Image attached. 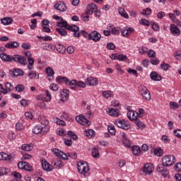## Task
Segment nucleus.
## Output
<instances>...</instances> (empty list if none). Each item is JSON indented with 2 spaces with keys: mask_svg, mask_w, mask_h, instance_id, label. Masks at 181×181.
I'll return each mask as SVG.
<instances>
[{
  "mask_svg": "<svg viewBox=\"0 0 181 181\" xmlns=\"http://www.w3.org/2000/svg\"><path fill=\"white\" fill-rule=\"evenodd\" d=\"M52 153L55 155V156H57L59 159H64V160H67L69 158H72V159H76L77 158V153H67L57 149V148H54L52 151Z\"/></svg>",
  "mask_w": 181,
  "mask_h": 181,
  "instance_id": "nucleus-1",
  "label": "nucleus"
},
{
  "mask_svg": "<svg viewBox=\"0 0 181 181\" xmlns=\"http://www.w3.org/2000/svg\"><path fill=\"white\" fill-rule=\"evenodd\" d=\"M78 171L81 175H83L85 177L90 175V168H88V163L86 161H81L77 164Z\"/></svg>",
  "mask_w": 181,
  "mask_h": 181,
  "instance_id": "nucleus-2",
  "label": "nucleus"
},
{
  "mask_svg": "<svg viewBox=\"0 0 181 181\" xmlns=\"http://www.w3.org/2000/svg\"><path fill=\"white\" fill-rule=\"evenodd\" d=\"M175 162H176V158L173 155L165 156L162 159V165L165 168H169V166H172V165H173Z\"/></svg>",
  "mask_w": 181,
  "mask_h": 181,
  "instance_id": "nucleus-3",
  "label": "nucleus"
},
{
  "mask_svg": "<svg viewBox=\"0 0 181 181\" xmlns=\"http://www.w3.org/2000/svg\"><path fill=\"white\" fill-rule=\"evenodd\" d=\"M13 61L21 66H26L28 64V60L26 57L20 54H14L13 56Z\"/></svg>",
  "mask_w": 181,
  "mask_h": 181,
  "instance_id": "nucleus-4",
  "label": "nucleus"
},
{
  "mask_svg": "<svg viewBox=\"0 0 181 181\" xmlns=\"http://www.w3.org/2000/svg\"><path fill=\"white\" fill-rule=\"evenodd\" d=\"M139 93L146 101H151V92L144 86L139 88Z\"/></svg>",
  "mask_w": 181,
  "mask_h": 181,
  "instance_id": "nucleus-5",
  "label": "nucleus"
},
{
  "mask_svg": "<svg viewBox=\"0 0 181 181\" xmlns=\"http://www.w3.org/2000/svg\"><path fill=\"white\" fill-rule=\"evenodd\" d=\"M33 134H35V135H37L40 134V132H43L44 134H47L49 132V127H42L40 124L35 126V127L33 129Z\"/></svg>",
  "mask_w": 181,
  "mask_h": 181,
  "instance_id": "nucleus-6",
  "label": "nucleus"
},
{
  "mask_svg": "<svg viewBox=\"0 0 181 181\" xmlns=\"http://www.w3.org/2000/svg\"><path fill=\"white\" fill-rule=\"evenodd\" d=\"M115 124L118 128H121L122 129H129L130 128L129 122L125 119H118L115 121Z\"/></svg>",
  "mask_w": 181,
  "mask_h": 181,
  "instance_id": "nucleus-7",
  "label": "nucleus"
},
{
  "mask_svg": "<svg viewBox=\"0 0 181 181\" xmlns=\"http://www.w3.org/2000/svg\"><path fill=\"white\" fill-rule=\"evenodd\" d=\"M76 121L78 122V124H81V125H90L91 123L87 118H86V116L84 115H80L79 116L76 117Z\"/></svg>",
  "mask_w": 181,
  "mask_h": 181,
  "instance_id": "nucleus-8",
  "label": "nucleus"
},
{
  "mask_svg": "<svg viewBox=\"0 0 181 181\" xmlns=\"http://www.w3.org/2000/svg\"><path fill=\"white\" fill-rule=\"evenodd\" d=\"M67 30H70V32H74V36L75 37H80V33H78V30H80V28L78 26L74 25H68L66 27Z\"/></svg>",
  "mask_w": 181,
  "mask_h": 181,
  "instance_id": "nucleus-9",
  "label": "nucleus"
},
{
  "mask_svg": "<svg viewBox=\"0 0 181 181\" xmlns=\"http://www.w3.org/2000/svg\"><path fill=\"white\" fill-rule=\"evenodd\" d=\"M157 172H158V173H161V175L163 177H166V176H168L169 175V171L168 170V169L166 168H165V166L162 164H159L157 167Z\"/></svg>",
  "mask_w": 181,
  "mask_h": 181,
  "instance_id": "nucleus-10",
  "label": "nucleus"
},
{
  "mask_svg": "<svg viewBox=\"0 0 181 181\" xmlns=\"http://www.w3.org/2000/svg\"><path fill=\"white\" fill-rule=\"evenodd\" d=\"M153 170H155V167H153V164L146 163L144 165L143 172L146 173V175H151V173H152Z\"/></svg>",
  "mask_w": 181,
  "mask_h": 181,
  "instance_id": "nucleus-11",
  "label": "nucleus"
},
{
  "mask_svg": "<svg viewBox=\"0 0 181 181\" xmlns=\"http://www.w3.org/2000/svg\"><path fill=\"white\" fill-rule=\"evenodd\" d=\"M89 40H93V42H100V40H101V34L97 31L91 32Z\"/></svg>",
  "mask_w": 181,
  "mask_h": 181,
  "instance_id": "nucleus-12",
  "label": "nucleus"
},
{
  "mask_svg": "<svg viewBox=\"0 0 181 181\" xmlns=\"http://www.w3.org/2000/svg\"><path fill=\"white\" fill-rule=\"evenodd\" d=\"M0 59L6 63H11V62H13V56L9 55L6 53H1Z\"/></svg>",
  "mask_w": 181,
  "mask_h": 181,
  "instance_id": "nucleus-13",
  "label": "nucleus"
},
{
  "mask_svg": "<svg viewBox=\"0 0 181 181\" xmlns=\"http://www.w3.org/2000/svg\"><path fill=\"white\" fill-rule=\"evenodd\" d=\"M85 83L87 86H97L98 84V80L97 78L89 76L86 79Z\"/></svg>",
  "mask_w": 181,
  "mask_h": 181,
  "instance_id": "nucleus-14",
  "label": "nucleus"
},
{
  "mask_svg": "<svg viewBox=\"0 0 181 181\" xmlns=\"http://www.w3.org/2000/svg\"><path fill=\"white\" fill-rule=\"evenodd\" d=\"M139 115V114L134 110H130L127 112V118H129L130 121H137Z\"/></svg>",
  "mask_w": 181,
  "mask_h": 181,
  "instance_id": "nucleus-15",
  "label": "nucleus"
},
{
  "mask_svg": "<svg viewBox=\"0 0 181 181\" xmlns=\"http://www.w3.org/2000/svg\"><path fill=\"white\" fill-rule=\"evenodd\" d=\"M122 35L124 37H129V36H131L134 32H135V30L132 28H128L124 30H122Z\"/></svg>",
  "mask_w": 181,
  "mask_h": 181,
  "instance_id": "nucleus-16",
  "label": "nucleus"
},
{
  "mask_svg": "<svg viewBox=\"0 0 181 181\" xmlns=\"http://www.w3.org/2000/svg\"><path fill=\"white\" fill-rule=\"evenodd\" d=\"M54 8L57 9V11H59L60 12H66L67 11V7L66 6V4L63 2H58L54 5Z\"/></svg>",
  "mask_w": 181,
  "mask_h": 181,
  "instance_id": "nucleus-17",
  "label": "nucleus"
},
{
  "mask_svg": "<svg viewBox=\"0 0 181 181\" xmlns=\"http://www.w3.org/2000/svg\"><path fill=\"white\" fill-rule=\"evenodd\" d=\"M170 30L174 36H179V35H180V29H179V28L175 24L170 25Z\"/></svg>",
  "mask_w": 181,
  "mask_h": 181,
  "instance_id": "nucleus-18",
  "label": "nucleus"
},
{
  "mask_svg": "<svg viewBox=\"0 0 181 181\" xmlns=\"http://www.w3.org/2000/svg\"><path fill=\"white\" fill-rule=\"evenodd\" d=\"M97 9V6L95 4H90L87 6L86 13L93 15Z\"/></svg>",
  "mask_w": 181,
  "mask_h": 181,
  "instance_id": "nucleus-19",
  "label": "nucleus"
},
{
  "mask_svg": "<svg viewBox=\"0 0 181 181\" xmlns=\"http://www.w3.org/2000/svg\"><path fill=\"white\" fill-rule=\"evenodd\" d=\"M150 77L153 81H160V80H162V76L155 71H152L150 74Z\"/></svg>",
  "mask_w": 181,
  "mask_h": 181,
  "instance_id": "nucleus-20",
  "label": "nucleus"
},
{
  "mask_svg": "<svg viewBox=\"0 0 181 181\" xmlns=\"http://www.w3.org/2000/svg\"><path fill=\"white\" fill-rule=\"evenodd\" d=\"M66 86H69V88H71V90H76V88H77V81L74 79L69 81L68 79L66 82Z\"/></svg>",
  "mask_w": 181,
  "mask_h": 181,
  "instance_id": "nucleus-21",
  "label": "nucleus"
},
{
  "mask_svg": "<svg viewBox=\"0 0 181 181\" xmlns=\"http://www.w3.org/2000/svg\"><path fill=\"white\" fill-rule=\"evenodd\" d=\"M122 141L124 145H125V146H127V148H129V146H131V141H129L125 133L122 134Z\"/></svg>",
  "mask_w": 181,
  "mask_h": 181,
  "instance_id": "nucleus-22",
  "label": "nucleus"
},
{
  "mask_svg": "<svg viewBox=\"0 0 181 181\" xmlns=\"http://www.w3.org/2000/svg\"><path fill=\"white\" fill-rule=\"evenodd\" d=\"M52 165L54 166L55 169H60V168H63L64 163L60 159H57L52 161Z\"/></svg>",
  "mask_w": 181,
  "mask_h": 181,
  "instance_id": "nucleus-23",
  "label": "nucleus"
},
{
  "mask_svg": "<svg viewBox=\"0 0 181 181\" xmlns=\"http://www.w3.org/2000/svg\"><path fill=\"white\" fill-rule=\"evenodd\" d=\"M5 47H6V49H16L17 47H19V42H8L5 45Z\"/></svg>",
  "mask_w": 181,
  "mask_h": 181,
  "instance_id": "nucleus-24",
  "label": "nucleus"
},
{
  "mask_svg": "<svg viewBox=\"0 0 181 181\" xmlns=\"http://www.w3.org/2000/svg\"><path fill=\"white\" fill-rule=\"evenodd\" d=\"M107 113L111 117H119V110H118L117 109L110 108L107 111Z\"/></svg>",
  "mask_w": 181,
  "mask_h": 181,
  "instance_id": "nucleus-25",
  "label": "nucleus"
},
{
  "mask_svg": "<svg viewBox=\"0 0 181 181\" xmlns=\"http://www.w3.org/2000/svg\"><path fill=\"white\" fill-rule=\"evenodd\" d=\"M42 169H44V170H47V172H52V170H53V166L49 164L47 161L42 163Z\"/></svg>",
  "mask_w": 181,
  "mask_h": 181,
  "instance_id": "nucleus-26",
  "label": "nucleus"
},
{
  "mask_svg": "<svg viewBox=\"0 0 181 181\" xmlns=\"http://www.w3.org/2000/svg\"><path fill=\"white\" fill-rule=\"evenodd\" d=\"M1 22L4 25H11L13 22V19L11 17H6L1 20Z\"/></svg>",
  "mask_w": 181,
  "mask_h": 181,
  "instance_id": "nucleus-27",
  "label": "nucleus"
},
{
  "mask_svg": "<svg viewBox=\"0 0 181 181\" xmlns=\"http://www.w3.org/2000/svg\"><path fill=\"white\" fill-rule=\"evenodd\" d=\"M38 121L40 123L42 124V125H45V127H47V125H49V120H47V119H46V116H45V115H41L38 118Z\"/></svg>",
  "mask_w": 181,
  "mask_h": 181,
  "instance_id": "nucleus-28",
  "label": "nucleus"
},
{
  "mask_svg": "<svg viewBox=\"0 0 181 181\" xmlns=\"http://www.w3.org/2000/svg\"><path fill=\"white\" fill-rule=\"evenodd\" d=\"M83 134L85 136H87V138H93V136L95 135V132L93 129H86L84 131Z\"/></svg>",
  "mask_w": 181,
  "mask_h": 181,
  "instance_id": "nucleus-29",
  "label": "nucleus"
},
{
  "mask_svg": "<svg viewBox=\"0 0 181 181\" xmlns=\"http://www.w3.org/2000/svg\"><path fill=\"white\" fill-rule=\"evenodd\" d=\"M43 45H44V49L45 50H47L48 52H53V50L56 49V46L52 44L43 43Z\"/></svg>",
  "mask_w": 181,
  "mask_h": 181,
  "instance_id": "nucleus-30",
  "label": "nucleus"
},
{
  "mask_svg": "<svg viewBox=\"0 0 181 181\" xmlns=\"http://www.w3.org/2000/svg\"><path fill=\"white\" fill-rule=\"evenodd\" d=\"M12 156L6 153H0V160H11Z\"/></svg>",
  "mask_w": 181,
  "mask_h": 181,
  "instance_id": "nucleus-31",
  "label": "nucleus"
},
{
  "mask_svg": "<svg viewBox=\"0 0 181 181\" xmlns=\"http://www.w3.org/2000/svg\"><path fill=\"white\" fill-rule=\"evenodd\" d=\"M132 153L135 156H139L141 155V148L138 146H134L132 147Z\"/></svg>",
  "mask_w": 181,
  "mask_h": 181,
  "instance_id": "nucleus-32",
  "label": "nucleus"
},
{
  "mask_svg": "<svg viewBox=\"0 0 181 181\" xmlns=\"http://www.w3.org/2000/svg\"><path fill=\"white\" fill-rule=\"evenodd\" d=\"M69 81V78L66 76H57L56 78L57 83H65V84H67V81Z\"/></svg>",
  "mask_w": 181,
  "mask_h": 181,
  "instance_id": "nucleus-33",
  "label": "nucleus"
},
{
  "mask_svg": "<svg viewBox=\"0 0 181 181\" xmlns=\"http://www.w3.org/2000/svg\"><path fill=\"white\" fill-rule=\"evenodd\" d=\"M55 49L59 53H61L62 54H64V52H66V47H64V46L61 44H57L55 46Z\"/></svg>",
  "mask_w": 181,
  "mask_h": 181,
  "instance_id": "nucleus-34",
  "label": "nucleus"
},
{
  "mask_svg": "<svg viewBox=\"0 0 181 181\" xmlns=\"http://www.w3.org/2000/svg\"><path fill=\"white\" fill-rule=\"evenodd\" d=\"M110 31L112 35H118L121 32V28L118 27L110 26Z\"/></svg>",
  "mask_w": 181,
  "mask_h": 181,
  "instance_id": "nucleus-35",
  "label": "nucleus"
},
{
  "mask_svg": "<svg viewBox=\"0 0 181 181\" xmlns=\"http://www.w3.org/2000/svg\"><path fill=\"white\" fill-rule=\"evenodd\" d=\"M22 149H23V151H25L26 152H30V151H32V149H33V144H23Z\"/></svg>",
  "mask_w": 181,
  "mask_h": 181,
  "instance_id": "nucleus-36",
  "label": "nucleus"
},
{
  "mask_svg": "<svg viewBox=\"0 0 181 181\" xmlns=\"http://www.w3.org/2000/svg\"><path fill=\"white\" fill-rule=\"evenodd\" d=\"M45 73L48 77H53V76H54V70H53V68L50 66L46 68Z\"/></svg>",
  "mask_w": 181,
  "mask_h": 181,
  "instance_id": "nucleus-37",
  "label": "nucleus"
},
{
  "mask_svg": "<svg viewBox=\"0 0 181 181\" xmlns=\"http://www.w3.org/2000/svg\"><path fill=\"white\" fill-rule=\"evenodd\" d=\"M28 70H33V69H34L33 65L35 64V59L32 57H29V58H28Z\"/></svg>",
  "mask_w": 181,
  "mask_h": 181,
  "instance_id": "nucleus-38",
  "label": "nucleus"
},
{
  "mask_svg": "<svg viewBox=\"0 0 181 181\" xmlns=\"http://www.w3.org/2000/svg\"><path fill=\"white\" fill-rule=\"evenodd\" d=\"M118 12L125 19H128V18H129V16H128L127 11H125V9H124V8H119Z\"/></svg>",
  "mask_w": 181,
  "mask_h": 181,
  "instance_id": "nucleus-39",
  "label": "nucleus"
},
{
  "mask_svg": "<svg viewBox=\"0 0 181 181\" xmlns=\"http://www.w3.org/2000/svg\"><path fill=\"white\" fill-rule=\"evenodd\" d=\"M28 78H39V74L36 73L35 71H30L28 72Z\"/></svg>",
  "mask_w": 181,
  "mask_h": 181,
  "instance_id": "nucleus-40",
  "label": "nucleus"
},
{
  "mask_svg": "<svg viewBox=\"0 0 181 181\" xmlns=\"http://www.w3.org/2000/svg\"><path fill=\"white\" fill-rule=\"evenodd\" d=\"M57 25L59 26V28H65L66 29H67V26H69V24L67 23V21L63 20L62 18V21L58 23Z\"/></svg>",
  "mask_w": 181,
  "mask_h": 181,
  "instance_id": "nucleus-41",
  "label": "nucleus"
},
{
  "mask_svg": "<svg viewBox=\"0 0 181 181\" xmlns=\"http://www.w3.org/2000/svg\"><path fill=\"white\" fill-rule=\"evenodd\" d=\"M92 156H93V158H100V151H98V148H93L92 149Z\"/></svg>",
  "mask_w": 181,
  "mask_h": 181,
  "instance_id": "nucleus-42",
  "label": "nucleus"
},
{
  "mask_svg": "<svg viewBox=\"0 0 181 181\" xmlns=\"http://www.w3.org/2000/svg\"><path fill=\"white\" fill-rule=\"evenodd\" d=\"M13 73L14 76H16V77H18V76L23 75V71H22V69H14Z\"/></svg>",
  "mask_w": 181,
  "mask_h": 181,
  "instance_id": "nucleus-43",
  "label": "nucleus"
},
{
  "mask_svg": "<svg viewBox=\"0 0 181 181\" xmlns=\"http://www.w3.org/2000/svg\"><path fill=\"white\" fill-rule=\"evenodd\" d=\"M103 95L105 98H110L112 96V91L111 90H105L103 92Z\"/></svg>",
  "mask_w": 181,
  "mask_h": 181,
  "instance_id": "nucleus-44",
  "label": "nucleus"
},
{
  "mask_svg": "<svg viewBox=\"0 0 181 181\" xmlns=\"http://www.w3.org/2000/svg\"><path fill=\"white\" fill-rule=\"evenodd\" d=\"M45 95L46 97L44 98V100L47 103H49V101L52 100V95L50 94V92L49 90L45 91Z\"/></svg>",
  "mask_w": 181,
  "mask_h": 181,
  "instance_id": "nucleus-45",
  "label": "nucleus"
},
{
  "mask_svg": "<svg viewBox=\"0 0 181 181\" xmlns=\"http://www.w3.org/2000/svg\"><path fill=\"white\" fill-rule=\"evenodd\" d=\"M154 155H156V156H162L163 155V150L161 148H156L153 151Z\"/></svg>",
  "mask_w": 181,
  "mask_h": 181,
  "instance_id": "nucleus-46",
  "label": "nucleus"
},
{
  "mask_svg": "<svg viewBox=\"0 0 181 181\" xmlns=\"http://www.w3.org/2000/svg\"><path fill=\"white\" fill-rule=\"evenodd\" d=\"M57 32H58L61 36H67V31L64 28H57Z\"/></svg>",
  "mask_w": 181,
  "mask_h": 181,
  "instance_id": "nucleus-47",
  "label": "nucleus"
},
{
  "mask_svg": "<svg viewBox=\"0 0 181 181\" xmlns=\"http://www.w3.org/2000/svg\"><path fill=\"white\" fill-rule=\"evenodd\" d=\"M39 98H42L41 100H40L39 102H37V107H40V108H43L45 107V99L42 98V95L40 96H39Z\"/></svg>",
  "mask_w": 181,
  "mask_h": 181,
  "instance_id": "nucleus-48",
  "label": "nucleus"
},
{
  "mask_svg": "<svg viewBox=\"0 0 181 181\" xmlns=\"http://www.w3.org/2000/svg\"><path fill=\"white\" fill-rule=\"evenodd\" d=\"M170 108L171 110H177V108H179V104H177V103L175 102H170Z\"/></svg>",
  "mask_w": 181,
  "mask_h": 181,
  "instance_id": "nucleus-49",
  "label": "nucleus"
},
{
  "mask_svg": "<svg viewBox=\"0 0 181 181\" xmlns=\"http://www.w3.org/2000/svg\"><path fill=\"white\" fill-rule=\"evenodd\" d=\"M16 90L18 93H22L25 90V86L22 84H18L16 86Z\"/></svg>",
  "mask_w": 181,
  "mask_h": 181,
  "instance_id": "nucleus-50",
  "label": "nucleus"
},
{
  "mask_svg": "<svg viewBox=\"0 0 181 181\" xmlns=\"http://www.w3.org/2000/svg\"><path fill=\"white\" fill-rule=\"evenodd\" d=\"M69 136H71L72 138V139H74V141H77V139H78V137H77V135H76V134H74V132L69 131L67 132Z\"/></svg>",
  "mask_w": 181,
  "mask_h": 181,
  "instance_id": "nucleus-51",
  "label": "nucleus"
},
{
  "mask_svg": "<svg viewBox=\"0 0 181 181\" xmlns=\"http://www.w3.org/2000/svg\"><path fill=\"white\" fill-rule=\"evenodd\" d=\"M107 129L108 132L111 134V135H115V127L113 125L109 126Z\"/></svg>",
  "mask_w": 181,
  "mask_h": 181,
  "instance_id": "nucleus-52",
  "label": "nucleus"
},
{
  "mask_svg": "<svg viewBox=\"0 0 181 181\" xmlns=\"http://www.w3.org/2000/svg\"><path fill=\"white\" fill-rule=\"evenodd\" d=\"M78 87H80L81 88H86V83L81 81H76V88H78Z\"/></svg>",
  "mask_w": 181,
  "mask_h": 181,
  "instance_id": "nucleus-53",
  "label": "nucleus"
},
{
  "mask_svg": "<svg viewBox=\"0 0 181 181\" xmlns=\"http://www.w3.org/2000/svg\"><path fill=\"white\" fill-rule=\"evenodd\" d=\"M49 88L52 91H57L59 90V86H57L56 83H51L49 85Z\"/></svg>",
  "mask_w": 181,
  "mask_h": 181,
  "instance_id": "nucleus-54",
  "label": "nucleus"
},
{
  "mask_svg": "<svg viewBox=\"0 0 181 181\" xmlns=\"http://www.w3.org/2000/svg\"><path fill=\"white\" fill-rule=\"evenodd\" d=\"M28 165L27 162L25 161H21L18 163V169H25V166Z\"/></svg>",
  "mask_w": 181,
  "mask_h": 181,
  "instance_id": "nucleus-55",
  "label": "nucleus"
},
{
  "mask_svg": "<svg viewBox=\"0 0 181 181\" xmlns=\"http://www.w3.org/2000/svg\"><path fill=\"white\" fill-rule=\"evenodd\" d=\"M160 67L165 71H168V70H169V67H170V66L168 64L164 62L160 64Z\"/></svg>",
  "mask_w": 181,
  "mask_h": 181,
  "instance_id": "nucleus-56",
  "label": "nucleus"
},
{
  "mask_svg": "<svg viewBox=\"0 0 181 181\" xmlns=\"http://www.w3.org/2000/svg\"><path fill=\"white\" fill-rule=\"evenodd\" d=\"M141 24L144 26H149L151 25V22L145 18L141 20Z\"/></svg>",
  "mask_w": 181,
  "mask_h": 181,
  "instance_id": "nucleus-57",
  "label": "nucleus"
},
{
  "mask_svg": "<svg viewBox=\"0 0 181 181\" xmlns=\"http://www.w3.org/2000/svg\"><path fill=\"white\" fill-rule=\"evenodd\" d=\"M81 19L84 22H88V21H90V16H88V13H87V12H86V13L83 14L81 16Z\"/></svg>",
  "mask_w": 181,
  "mask_h": 181,
  "instance_id": "nucleus-58",
  "label": "nucleus"
},
{
  "mask_svg": "<svg viewBox=\"0 0 181 181\" xmlns=\"http://www.w3.org/2000/svg\"><path fill=\"white\" fill-rule=\"evenodd\" d=\"M152 13V9L147 8L146 9H144L142 11V15L149 16Z\"/></svg>",
  "mask_w": 181,
  "mask_h": 181,
  "instance_id": "nucleus-59",
  "label": "nucleus"
},
{
  "mask_svg": "<svg viewBox=\"0 0 181 181\" xmlns=\"http://www.w3.org/2000/svg\"><path fill=\"white\" fill-rule=\"evenodd\" d=\"M16 129H17V131H22L25 129V127L23 126V124H22V123L18 122L16 124Z\"/></svg>",
  "mask_w": 181,
  "mask_h": 181,
  "instance_id": "nucleus-60",
  "label": "nucleus"
},
{
  "mask_svg": "<svg viewBox=\"0 0 181 181\" xmlns=\"http://www.w3.org/2000/svg\"><path fill=\"white\" fill-rule=\"evenodd\" d=\"M5 87L8 91H12V90H13V85L11 84V83H8V82L6 83Z\"/></svg>",
  "mask_w": 181,
  "mask_h": 181,
  "instance_id": "nucleus-61",
  "label": "nucleus"
},
{
  "mask_svg": "<svg viewBox=\"0 0 181 181\" xmlns=\"http://www.w3.org/2000/svg\"><path fill=\"white\" fill-rule=\"evenodd\" d=\"M147 54L148 57H156V52L153 51V49H150L147 52Z\"/></svg>",
  "mask_w": 181,
  "mask_h": 181,
  "instance_id": "nucleus-62",
  "label": "nucleus"
},
{
  "mask_svg": "<svg viewBox=\"0 0 181 181\" xmlns=\"http://www.w3.org/2000/svg\"><path fill=\"white\" fill-rule=\"evenodd\" d=\"M176 172H181V163H177L174 167Z\"/></svg>",
  "mask_w": 181,
  "mask_h": 181,
  "instance_id": "nucleus-63",
  "label": "nucleus"
},
{
  "mask_svg": "<svg viewBox=\"0 0 181 181\" xmlns=\"http://www.w3.org/2000/svg\"><path fill=\"white\" fill-rule=\"evenodd\" d=\"M174 135H175L177 138H181V129L174 130Z\"/></svg>",
  "mask_w": 181,
  "mask_h": 181,
  "instance_id": "nucleus-64",
  "label": "nucleus"
}]
</instances>
